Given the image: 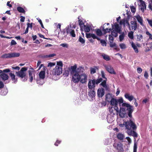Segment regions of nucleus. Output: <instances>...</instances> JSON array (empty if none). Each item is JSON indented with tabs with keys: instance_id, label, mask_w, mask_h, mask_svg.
I'll return each mask as SVG.
<instances>
[{
	"instance_id": "obj_57",
	"label": "nucleus",
	"mask_w": 152,
	"mask_h": 152,
	"mask_svg": "<svg viewBox=\"0 0 152 152\" xmlns=\"http://www.w3.org/2000/svg\"><path fill=\"white\" fill-rule=\"evenodd\" d=\"M120 48L122 49H125L126 48L125 45L123 43H121L120 44Z\"/></svg>"
},
{
	"instance_id": "obj_8",
	"label": "nucleus",
	"mask_w": 152,
	"mask_h": 152,
	"mask_svg": "<svg viewBox=\"0 0 152 152\" xmlns=\"http://www.w3.org/2000/svg\"><path fill=\"white\" fill-rule=\"evenodd\" d=\"M113 146L116 148L118 152H124L123 145L121 143H115L113 144Z\"/></svg>"
},
{
	"instance_id": "obj_64",
	"label": "nucleus",
	"mask_w": 152,
	"mask_h": 152,
	"mask_svg": "<svg viewBox=\"0 0 152 152\" xmlns=\"http://www.w3.org/2000/svg\"><path fill=\"white\" fill-rule=\"evenodd\" d=\"M61 142V141L58 140H57L56 142L54 144V145L56 146H58V144H59Z\"/></svg>"
},
{
	"instance_id": "obj_2",
	"label": "nucleus",
	"mask_w": 152,
	"mask_h": 152,
	"mask_svg": "<svg viewBox=\"0 0 152 152\" xmlns=\"http://www.w3.org/2000/svg\"><path fill=\"white\" fill-rule=\"evenodd\" d=\"M102 80V78H98L97 79H89L88 83V87L89 89H94L96 87L95 85H98Z\"/></svg>"
},
{
	"instance_id": "obj_31",
	"label": "nucleus",
	"mask_w": 152,
	"mask_h": 152,
	"mask_svg": "<svg viewBox=\"0 0 152 152\" xmlns=\"http://www.w3.org/2000/svg\"><path fill=\"white\" fill-rule=\"evenodd\" d=\"M105 26H103L102 30L104 34H106L107 32H110V31L112 30L111 28H105Z\"/></svg>"
},
{
	"instance_id": "obj_25",
	"label": "nucleus",
	"mask_w": 152,
	"mask_h": 152,
	"mask_svg": "<svg viewBox=\"0 0 152 152\" xmlns=\"http://www.w3.org/2000/svg\"><path fill=\"white\" fill-rule=\"evenodd\" d=\"M110 102L111 105H118L117 99L115 98H112L111 99Z\"/></svg>"
},
{
	"instance_id": "obj_6",
	"label": "nucleus",
	"mask_w": 152,
	"mask_h": 152,
	"mask_svg": "<svg viewBox=\"0 0 152 152\" xmlns=\"http://www.w3.org/2000/svg\"><path fill=\"white\" fill-rule=\"evenodd\" d=\"M66 32L67 34H69L72 37H75L76 36L75 31L74 29H73V27L71 24L68 26L66 28Z\"/></svg>"
},
{
	"instance_id": "obj_16",
	"label": "nucleus",
	"mask_w": 152,
	"mask_h": 152,
	"mask_svg": "<svg viewBox=\"0 0 152 152\" xmlns=\"http://www.w3.org/2000/svg\"><path fill=\"white\" fill-rule=\"evenodd\" d=\"M127 133L129 135L132 136L134 138L137 137H138L137 133L134 130L133 131L132 130H127Z\"/></svg>"
},
{
	"instance_id": "obj_61",
	"label": "nucleus",
	"mask_w": 152,
	"mask_h": 152,
	"mask_svg": "<svg viewBox=\"0 0 152 152\" xmlns=\"http://www.w3.org/2000/svg\"><path fill=\"white\" fill-rule=\"evenodd\" d=\"M137 71L138 73L140 74L142 72V69L140 67H138L137 69Z\"/></svg>"
},
{
	"instance_id": "obj_37",
	"label": "nucleus",
	"mask_w": 152,
	"mask_h": 152,
	"mask_svg": "<svg viewBox=\"0 0 152 152\" xmlns=\"http://www.w3.org/2000/svg\"><path fill=\"white\" fill-rule=\"evenodd\" d=\"M124 136L123 134L121 133H118L117 135V138L120 140H123L124 138Z\"/></svg>"
},
{
	"instance_id": "obj_59",
	"label": "nucleus",
	"mask_w": 152,
	"mask_h": 152,
	"mask_svg": "<svg viewBox=\"0 0 152 152\" xmlns=\"http://www.w3.org/2000/svg\"><path fill=\"white\" fill-rule=\"evenodd\" d=\"M33 24V23H27V27L29 28H31V29H32V27H33V26H32V24Z\"/></svg>"
},
{
	"instance_id": "obj_41",
	"label": "nucleus",
	"mask_w": 152,
	"mask_h": 152,
	"mask_svg": "<svg viewBox=\"0 0 152 152\" xmlns=\"http://www.w3.org/2000/svg\"><path fill=\"white\" fill-rule=\"evenodd\" d=\"M134 32L130 31L128 33V36L131 39H132L134 38L133 36Z\"/></svg>"
},
{
	"instance_id": "obj_29",
	"label": "nucleus",
	"mask_w": 152,
	"mask_h": 152,
	"mask_svg": "<svg viewBox=\"0 0 152 152\" xmlns=\"http://www.w3.org/2000/svg\"><path fill=\"white\" fill-rule=\"evenodd\" d=\"M98 67L95 66L94 68L91 67L90 68V73L91 74H93L96 72V69H98Z\"/></svg>"
},
{
	"instance_id": "obj_33",
	"label": "nucleus",
	"mask_w": 152,
	"mask_h": 152,
	"mask_svg": "<svg viewBox=\"0 0 152 152\" xmlns=\"http://www.w3.org/2000/svg\"><path fill=\"white\" fill-rule=\"evenodd\" d=\"M90 29L91 28L90 26L84 25L83 29L85 32H88L90 31Z\"/></svg>"
},
{
	"instance_id": "obj_19",
	"label": "nucleus",
	"mask_w": 152,
	"mask_h": 152,
	"mask_svg": "<svg viewBox=\"0 0 152 152\" xmlns=\"http://www.w3.org/2000/svg\"><path fill=\"white\" fill-rule=\"evenodd\" d=\"M89 89L90 90L88 92V95L91 98H93L95 97L96 95V93L94 91V89Z\"/></svg>"
},
{
	"instance_id": "obj_21",
	"label": "nucleus",
	"mask_w": 152,
	"mask_h": 152,
	"mask_svg": "<svg viewBox=\"0 0 152 152\" xmlns=\"http://www.w3.org/2000/svg\"><path fill=\"white\" fill-rule=\"evenodd\" d=\"M131 29L134 31L137 29V23L136 21H132L131 22Z\"/></svg>"
},
{
	"instance_id": "obj_60",
	"label": "nucleus",
	"mask_w": 152,
	"mask_h": 152,
	"mask_svg": "<svg viewBox=\"0 0 152 152\" xmlns=\"http://www.w3.org/2000/svg\"><path fill=\"white\" fill-rule=\"evenodd\" d=\"M149 99L148 98H145V99H144L142 101V103H146L148 102L149 101Z\"/></svg>"
},
{
	"instance_id": "obj_11",
	"label": "nucleus",
	"mask_w": 152,
	"mask_h": 152,
	"mask_svg": "<svg viewBox=\"0 0 152 152\" xmlns=\"http://www.w3.org/2000/svg\"><path fill=\"white\" fill-rule=\"evenodd\" d=\"M105 94L104 89L103 88H99L97 91V96L99 98L103 97Z\"/></svg>"
},
{
	"instance_id": "obj_3",
	"label": "nucleus",
	"mask_w": 152,
	"mask_h": 152,
	"mask_svg": "<svg viewBox=\"0 0 152 152\" xmlns=\"http://www.w3.org/2000/svg\"><path fill=\"white\" fill-rule=\"evenodd\" d=\"M123 124L125 125V127L128 130H131L132 129L133 130H135L137 129L136 125L131 120L127 122H124Z\"/></svg>"
},
{
	"instance_id": "obj_5",
	"label": "nucleus",
	"mask_w": 152,
	"mask_h": 152,
	"mask_svg": "<svg viewBox=\"0 0 152 152\" xmlns=\"http://www.w3.org/2000/svg\"><path fill=\"white\" fill-rule=\"evenodd\" d=\"M80 72L79 71L76 72L73 74H72V81L75 83H78L80 80Z\"/></svg>"
},
{
	"instance_id": "obj_49",
	"label": "nucleus",
	"mask_w": 152,
	"mask_h": 152,
	"mask_svg": "<svg viewBox=\"0 0 152 152\" xmlns=\"http://www.w3.org/2000/svg\"><path fill=\"white\" fill-rule=\"evenodd\" d=\"M100 43L102 44V45L103 46H106L107 43L103 39L100 40Z\"/></svg>"
},
{
	"instance_id": "obj_20",
	"label": "nucleus",
	"mask_w": 152,
	"mask_h": 152,
	"mask_svg": "<svg viewBox=\"0 0 152 152\" xmlns=\"http://www.w3.org/2000/svg\"><path fill=\"white\" fill-rule=\"evenodd\" d=\"M114 26L115 28L114 29V30H114L116 32L118 33H119V34L121 33V30L119 25L116 23L115 24Z\"/></svg>"
},
{
	"instance_id": "obj_4",
	"label": "nucleus",
	"mask_w": 152,
	"mask_h": 152,
	"mask_svg": "<svg viewBox=\"0 0 152 152\" xmlns=\"http://www.w3.org/2000/svg\"><path fill=\"white\" fill-rule=\"evenodd\" d=\"M20 56V53H5L3 54L1 56L2 58H9L18 57Z\"/></svg>"
},
{
	"instance_id": "obj_62",
	"label": "nucleus",
	"mask_w": 152,
	"mask_h": 152,
	"mask_svg": "<svg viewBox=\"0 0 152 152\" xmlns=\"http://www.w3.org/2000/svg\"><path fill=\"white\" fill-rule=\"evenodd\" d=\"M86 37L87 38H90L91 37V34L86 33Z\"/></svg>"
},
{
	"instance_id": "obj_13",
	"label": "nucleus",
	"mask_w": 152,
	"mask_h": 152,
	"mask_svg": "<svg viewBox=\"0 0 152 152\" xmlns=\"http://www.w3.org/2000/svg\"><path fill=\"white\" fill-rule=\"evenodd\" d=\"M10 72L9 74L10 77L11 78V79L12 81H13L14 83H16L18 81L17 77H15V75L12 72H14V71H10Z\"/></svg>"
},
{
	"instance_id": "obj_15",
	"label": "nucleus",
	"mask_w": 152,
	"mask_h": 152,
	"mask_svg": "<svg viewBox=\"0 0 152 152\" xmlns=\"http://www.w3.org/2000/svg\"><path fill=\"white\" fill-rule=\"evenodd\" d=\"M127 133L129 135L132 136L134 138L137 137H138L137 133L134 130L133 131L132 130H127Z\"/></svg>"
},
{
	"instance_id": "obj_55",
	"label": "nucleus",
	"mask_w": 152,
	"mask_h": 152,
	"mask_svg": "<svg viewBox=\"0 0 152 152\" xmlns=\"http://www.w3.org/2000/svg\"><path fill=\"white\" fill-rule=\"evenodd\" d=\"M146 20L148 21L149 25L151 26L152 27V20H150L148 18H147Z\"/></svg>"
},
{
	"instance_id": "obj_38",
	"label": "nucleus",
	"mask_w": 152,
	"mask_h": 152,
	"mask_svg": "<svg viewBox=\"0 0 152 152\" xmlns=\"http://www.w3.org/2000/svg\"><path fill=\"white\" fill-rule=\"evenodd\" d=\"M78 41L80 42L82 44H84L85 43V40L81 36L79 37Z\"/></svg>"
},
{
	"instance_id": "obj_7",
	"label": "nucleus",
	"mask_w": 152,
	"mask_h": 152,
	"mask_svg": "<svg viewBox=\"0 0 152 152\" xmlns=\"http://www.w3.org/2000/svg\"><path fill=\"white\" fill-rule=\"evenodd\" d=\"M62 72V68L56 66L53 69V73L54 75H58L61 74Z\"/></svg>"
},
{
	"instance_id": "obj_18",
	"label": "nucleus",
	"mask_w": 152,
	"mask_h": 152,
	"mask_svg": "<svg viewBox=\"0 0 152 152\" xmlns=\"http://www.w3.org/2000/svg\"><path fill=\"white\" fill-rule=\"evenodd\" d=\"M134 17L137 19L138 22L139 23L140 25L142 26H144V24L143 23V20L142 18L139 15H138L136 16H135Z\"/></svg>"
},
{
	"instance_id": "obj_30",
	"label": "nucleus",
	"mask_w": 152,
	"mask_h": 152,
	"mask_svg": "<svg viewBox=\"0 0 152 152\" xmlns=\"http://www.w3.org/2000/svg\"><path fill=\"white\" fill-rule=\"evenodd\" d=\"M78 18L79 19L78 22L79 23V24L80 27V30L82 31H83V25H84V23L83 22L82 20L79 19V17H78Z\"/></svg>"
},
{
	"instance_id": "obj_27",
	"label": "nucleus",
	"mask_w": 152,
	"mask_h": 152,
	"mask_svg": "<svg viewBox=\"0 0 152 152\" xmlns=\"http://www.w3.org/2000/svg\"><path fill=\"white\" fill-rule=\"evenodd\" d=\"M101 56L106 61H109L111 59V58L110 56L105 54L102 53L101 55Z\"/></svg>"
},
{
	"instance_id": "obj_48",
	"label": "nucleus",
	"mask_w": 152,
	"mask_h": 152,
	"mask_svg": "<svg viewBox=\"0 0 152 152\" xmlns=\"http://www.w3.org/2000/svg\"><path fill=\"white\" fill-rule=\"evenodd\" d=\"M142 36L140 34L137 35V40L138 41H141V39L142 38Z\"/></svg>"
},
{
	"instance_id": "obj_52",
	"label": "nucleus",
	"mask_w": 152,
	"mask_h": 152,
	"mask_svg": "<svg viewBox=\"0 0 152 152\" xmlns=\"http://www.w3.org/2000/svg\"><path fill=\"white\" fill-rule=\"evenodd\" d=\"M55 64H56L55 63L50 62L48 63V65L47 66L48 67H52L55 66Z\"/></svg>"
},
{
	"instance_id": "obj_54",
	"label": "nucleus",
	"mask_w": 152,
	"mask_h": 152,
	"mask_svg": "<svg viewBox=\"0 0 152 152\" xmlns=\"http://www.w3.org/2000/svg\"><path fill=\"white\" fill-rule=\"evenodd\" d=\"M130 105L128 103H123L122 104V105L123 107H125L127 108L128 107H129V106Z\"/></svg>"
},
{
	"instance_id": "obj_10",
	"label": "nucleus",
	"mask_w": 152,
	"mask_h": 152,
	"mask_svg": "<svg viewBox=\"0 0 152 152\" xmlns=\"http://www.w3.org/2000/svg\"><path fill=\"white\" fill-rule=\"evenodd\" d=\"M87 76L85 73L81 74L80 76V82L84 84L86 83L87 82Z\"/></svg>"
},
{
	"instance_id": "obj_35",
	"label": "nucleus",
	"mask_w": 152,
	"mask_h": 152,
	"mask_svg": "<svg viewBox=\"0 0 152 152\" xmlns=\"http://www.w3.org/2000/svg\"><path fill=\"white\" fill-rule=\"evenodd\" d=\"M17 10L19 12L23 13H25V11L24 9L20 7H17Z\"/></svg>"
},
{
	"instance_id": "obj_51",
	"label": "nucleus",
	"mask_w": 152,
	"mask_h": 152,
	"mask_svg": "<svg viewBox=\"0 0 152 152\" xmlns=\"http://www.w3.org/2000/svg\"><path fill=\"white\" fill-rule=\"evenodd\" d=\"M108 109L109 112L110 114H112L113 113V110H114V107H110L108 108Z\"/></svg>"
},
{
	"instance_id": "obj_53",
	"label": "nucleus",
	"mask_w": 152,
	"mask_h": 152,
	"mask_svg": "<svg viewBox=\"0 0 152 152\" xmlns=\"http://www.w3.org/2000/svg\"><path fill=\"white\" fill-rule=\"evenodd\" d=\"M130 7L132 12L133 13H135L136 12L135 8L133 6H130Z\"/></svg>"
},
{
	"instance_id": "obj_26",
	"label": "nucleus",
	"mask_w": 152,
	"mask_h": 152,
	"mask_svg": "<svg viewBox=\"0 0 152 152\" xmlns=\"http://www.w3.org/2000/svg\"><path fill=\"white\" fill-rule=\"evenodd\" d=\"M107 81L105 80H103L102 83L100 84V86H102L106 90H108L109 89V87L106 84Z\"/></svg>"
},
{
	"instance_id": "obj_23",
	"label": "nucleus",
	"mask_w": 152,
	"mask_h": 152,
	"mask_svg": "<svg viewBox=\"0 0 152 152\" xmlns=\"http://www.w3.org/2000/svg\"><path fill=\"white\" fill-rule=\"evenodd\" d=\"M0 77L2 80L5 81L7 80L9 78V76L7 74L2 73L0 75Z\"/></svg>"
},
{
	"instance_id": "obj_40",
	"label": "nucleus",
	"mask_w": 152,
	"mask_h": 152,
	"mask_svg": "<svg viewBox=\"0 0 152 152\" xmlns=\"http://www.w3.org/2000/svg\"><path fill=\"white\" fill-rule=\"evenodd\" d=\"M110 46L111 48H115L114 49L115 50H117V47L115 43H110Z\"/></svg>"
},
{
	"instance_id": "obj_50",
	"label": "nucleus",
	"mask_w": 152,
	"mask_h": 152,
	"mask_svg": "<svg viewBox=\"0 0 152 152\" xmlns=\"http://www.w3.org/2000/svg\"><path fill=\"white\" fill-rule=\"evenodd\" d=\"M125 112L120 111V112L119 113V115L121 117L124 118L125 117Z\"/></svg>"
},
{
	"instance_id": "obj_22",
	"label": "nucleus",
	"mask_w": 152,
	"mask_h": 152,
	"mask_svg": "<svg viewBox=\"0 0 152 152\" xmlns=\"http://www.w3.org/2000/svg\"><path fill=\"white\" fill-rule=\"evenodd\" d=\"M124 96L126 99H128L130 101H132L134 98L133 96H130L129 94L128 93H126L124 95Z\"/></svg>"
},
{
	"instance_id": "obj_43",
	"label": "nucleus",
	"mask_w": 152,
	"mask_h": 152,
	"mask_svg": "<svg viewBox=\"0 0 152 152\" xmlns=\"http://www.w3.org/2000/svg\"><path fill=\"white\" fill-rule=\"evenodd\" d=\"M111 35L115 37H116L118 35L117 32L113 30V31H111Z\"/></svg>"
},
{
	"instance_id": "obj_63",
	"label": "nucleus",
	"mask_w": 152,
	"mask_h": 152,
	"mask_svg": "<svg viewBox=\"0 0 152 152\" xmlns=\"http://www.w3.org/2000/svg\"><path fill=\"white\" fill-rule=\"evenodd\" d=\"M12 69H16L19 70L20 69V67L18 66H16V67H12Z\"/></svg>"
},
{
	"instance_id": "obj_32",
	"label": "nucleus",
	"mask_w": 152,
	"mask_h": 152,
	"mask_svg": "<svg viewBox=\"0 0 152 152\" xmlns=\"http://www.w3.org/2000/svg\"><path fill=\"white\" fill-rule=\"evenodd\" d=\"M137 142L136 141V139H135L134 145L133 146V152H137Z\"/></svg>"
},
{
	"instance_id": "obj_36",
	"label": "nucleus",
	"mask_w": 152,
	"mask_h": 152,
	"mask_svg": "<svg viewBox=\"0 0 152 152\" xmlns=\"http://www.w3.org/2000/svg\"><path fill=\"white\" fill-rule=\"evenodd\" d=\"M132 46L134 49L135 52L136 53H138L139 52L138 50L137 47L133 43H132Z\"/></svg>"
},
{
	"instance_id": "obj_47",
	"label": "nucleus",
	"mask_w": 152,
	"mask_h": 152,
	"mask_svg": "<svg viewBox=\"0 0 152 152\" xmlns=\"http://www.w3.org/2000/svg\"><path fill=\"white\" fill-rule=\"evenodd\" d=\"M124 33H123L121 34L119 36L120 41H122L124 39Z\"/></svg>"
},
{
	"instance_id": "obj_58",
	"label": "nucleus",
	"mask_w": 152,
	"mask_h": 152,
	"mask_svg": "<svg viewBox=\"0 0 152 152\" xmlns=\"http://www.w3.org/2000/svg\"><path fill=\"white\" fill-rule=\"evenodd\" d=\"M3 73H7L9 72H10V69H4L3 71H2Z\"/></svg>"
},
{
	"instance_id": "obj_39",
	"label": "nucleus",
	"mask_w": 152,
	"mask_h": 152,
	"mask_svg": "<svg viewBox=\"0 0 152 152\" xmlns=\"http://www.w3.org/2000/svg\"><path fill=\"white\" fill-rule=\"evenodd\" d=\"M34 72V70L33 68L31 67L30 68V70L28 71L29 76H32L33 73Z\"/></svg>"
},
{
	"instance_id": "obj_28",
	"label": "nucleus",
	"mask_w": 152,
	"mask_h": 152,
	"mask_svg": "<svg viewBox=\"0 0 152 152\" xmlns=\"http://www.w3.org/2000/svg\"><path fill=\"white\" fill-rule=\"evenodd\" d=\"M45 71H41L39 72V76L40 79H44L45 78Z\"/></svg>"
},
{
	"instance_id": "obj_17",
	"label": "nucleus",
	"mask_w": 152,
	"mask_h": 152,
	"mask_svg": "<svg viewBox=\"0 0 152 152\" xmlns=\"http://www.w3.org/2000/svg\"><path fill=\"white\" fill-rule=\"evenodd\" d=\"M126 110L128 111V115L131 118L132 117V113L133 111V107L130 105L129 107L127 108Z\"/></svg>"
},
{
	"instance_id": "obj_46",
	"label": "nucleus",
	"mask_w": 152,
	"mask_h": 152,
	"mask_svg": "<svg viewBox=\"0 0 152 152\" xmlns=\"http://www.w3.org/2000/svg\"><path fill=\"white\" fill-rule=\"evenodd\" d=\"M117 104H118V103H119V105L121 103H123L124 102L123 99L122 98L117 99Z\"/></svg>"
},
{
	"instance_id": "obj_44",
	"label": "nucleus",
	"mask_w": 152,
	"mask_h": 152,
	"mask_svg": "<svg viewBox=\"0 0 152 152\" xmlns=\"http://www.w3.org/2000/svg\"><path fill=\"white\" fill-rule=\"evenodd\" d=\"M101 75H102V77L104 79V80H102V82L103 80H105L106 81H107V78L105 77V74H104V72L103 71H101Z\"/></svg>"
},
{
	"instance_id": "obj_45",
	"label": "nucleus",
	"mask_w": 152,
	"mask_h": 152,
	"mask_svg": "<svg viewBox=\"0 0 152 152\" xmlns=\"http://www.w3.org/2000/svg\"><path fill=\"white\" fill-rule=\"evenodd\" d=\"M109 42L110 43H112L113 42L114 38L113 36H111V35H109Z\"/></svg>"
},
{
	"instance_id": "obj_24",
	"label": "nucleus",
	"mask_w": 152,
	"mask_h": 152,
	"mask_svg": "<svg viewBox=\"0 0 152 152\" xmlns=\"http://www.w3.org/2000/svg\"><path fill=\"white\" fill-rule=\"evenodd\" d=\"M113 98L111 94L110 93H108L106 94L105 96V100L108 102H110L111 99Z\"/></svg>"
},
{
	"instance_id": "obj_42",
	"label": "nucleus",
	"mask_w": 152,
	"mask_h": 152,
	"mask_svg": "<svg viewBox=\"0 0 152 152\" xmlns=\"http://www.w3.org/2000/svg\"><path fill=\"white\" fill-rule=\"evenodd\" d=\"M56 66H58L59 67H61L62 68L63 66V64L62 62L61 61H59L57 62V65Z\"/></svg>"
},
{
	"instance_id": "obj_56",
	"label": "nucleus",
	"mask_w": 152,
	"mask_h": 152,
	"mask_svg": "<svg viewBox=\"0 0 152 152\" xmlns=\"http://www.w3.org/2000/svg\"><path fill=\"white\" fill-rule=\"evenodd\" d=\"M60 46L64 48H68V45L66 43L61 44L60 45Z\"/></svg>"
},
{
	"instance_id": "obj_14",
	"label": "nucleus",
	"mask_w": 152,
	"mask_h": 152,
	"mask_svg": "<svg viewBox=\"0 0 152 152\" xmlns=\"http://www.w3.org/2000/svg\"><path fill=\"white\" fill-rule=\"evenodd\" d=\"M140 1L141 3L140 6L142 12L143 13L145 11L144 10L146 9V6L145 1L142 0H140Z\"/></svg>"
},
{
	"instance_id": "obj_9",
	"label": "nucleus",
	"mask_w": 152,
	"mask_h": 152,
	"mask_svg": "<svg viewBox=\"0 0 152 152\" xmlns=\"http://www.w3.org/2000/svg\"><path fill=\"white\" fill-rule=\"evenodd\" d=\"M104 66L106 70L109 73L112 74H113L114 75H115L116 74V73L115 71L111 65H104Z\"/></svg>"
},
{
	"instance_id": "obj_34",
	"label": "nucleus",
	"mask_w": 152,
	"mask_h": 152,
	"mask_svg": "<svg viewBox=\"0 0 152 152\" xmlns=\"http://www.w3.org/2000/svg\"><path fill=\"white\" fill-rule=\"evenodd\" d=\"M96 34L99 36H101L102 35V31L100 29H96Z\"/></svg>"
},
{
	"instance_id": "obj_12",
	"label": "nucleus",
	"mask_w": 152,
	"mask_h": 152,
	"mask_svg": "<svg viewBox=\"0 0 152 152\" xmlns=\"http://www.w3.org/2000/svg\"><path fill=\"white\" fill-rule=\"evenodd\" d=\"M77 68V66L76 64H75L73 66H72L71 67L70 69H69V72L71 75L75 73L76 72H79V68H78L76 69Z\"/></svg>"
},
{
	"instance_id": "obj_1",
	"label": "nucleus",
	"mask_w": 152,
	"mask_h": 152,
	"mask_svg": "<svg viewBox=\"0 0 152 152\" xmlns=\"http://www.w3.org/2000/svg\"><path fill=\"white\" fill-rule=\"evenodd\" d=\"M28 69V67H23L22 68L20 71L15 72L16 76L20 78L23 81L25 82L27 80L28 77L26 75V71Z\"/></svg>"
}]
</instances>
